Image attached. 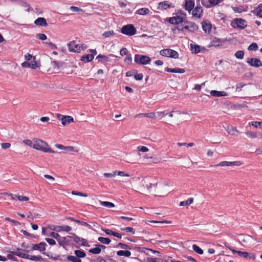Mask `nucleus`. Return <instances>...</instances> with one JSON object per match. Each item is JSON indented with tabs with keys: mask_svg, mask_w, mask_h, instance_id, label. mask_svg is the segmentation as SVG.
Returning a JSON list of instances; mask_svg holds the SVG:
<instances>
[{
	"mask_svg": "<svg viewBox=\"0 0 262 262\" xmlns=\"http://www.w3.org/2000/svg\"><path fill=\"white\" fill-rule=\"evenodd\" d=\"M30 251L29 250L22 249L21 248H17L13 249V251L11 252V254L7 255L8 258L13 260H16V257L14 255H16L23 258L30 259L33 261H42L43 258L40 255H32L30 256L28 254Z\"/></svg>",
	"mask_w": 262,
	"mask_h": 262,
	"instance_id": "f257e3e1",
	"label": "nucleus"
},
{
	"mask_svg": "<svg viewBox=\"0 0 262 262\" xmlns=\"http://www.w3.org/2000/svg\"><path fill=\"white\" fill-rule=\"evenodd\" d=\"M34 146L33 148L45 152L56 153L49 147L48 144L45 141L37 138H34Z\"/></svg>",
	"mask_w": 262,
	"mask_h": 262,
	"instance_id": "f03ea898",
	"label": "nucleus"
},
{
	"mask_svg": "<svg viewBox=\"0 0 262 262\" xmlns=\"http://www.w3.org/2000/svg\"><path fill=\"white\" fill-rule=\"evenodd\" d=\"M141 184L144 188H146L149 192L160 193V189L158 188V182L148 183L143 179L141 181Z\"/></svg>",
	"mask_w": 262,
	"mask_h": 262,
	"instance_id": "7ed1b4c3",
	"label": "nucleus"
},
{
	"mask_svg": "<svg viewBox=\"0 0 262 262\" xmlns=\"http://www.w3.org/2000/svg\"><path fill=\"white\" fill-rule=\"evenodd\" d=\"M68 50L70 52L80 53L81 50H84L86 48L83 45L77 44L75 41H70L68 44Z\"/></svg>",
	"mask_w": 262,
	"mask_h": 262,
	"instance_id": "20e7f679",
	"label": "nucleus"
},
{
	"mask_svg": "<svg viewBox=\"0 0 262 262\" xmlns=\"http://www.w3.org/2000/svg\"><path fill=\"white\" fill-rule=\"evenodd\" d=\"M121 32L128 36H132L136 34L137 30L133 25L128 24L122 27Z\"/></svg>",
	"mask_w": 262,
	"mask_h": 262,
	"instance_id": "39448f33",
	"label": "nucleus"
},
{
	"mask_svg": "<svg viewBox=\"0 0 262 262\" xmlns=\"http://www.w3.org/2000/svg\"><path fill=\"white\" fill-rule=\"evenodd\" d=\"M134 60L135 62L138 64L145 65L149 63L151 59L146 55L136 54Z\"/></svg>",
	"mask_w": 262,
	"mask_h": 262,
	"instance_id": "423d86ee",
	"label": "nucleus"
},
{
	"mask_svg": "<svg viewBox=\"0 0 262 262\" xmlns=\"http://www.w3.org/2000/svg\"><path fill=\"white\" fill-rule=\"evenodd\" d=\"M160 55L163 56L169 57L177 59L179 57L178 53L172 49H163L160 52Z\"/></svg>",
	"mask_w": 262,
	"mask_h": 262,
	"instance_id": "0eeeda50",
	"label": "nucleus"
},
{
	"mask_svg": "<svg viewBox=\"0 0 262 262\" xmlns=\"http://www.w3.org/2000/svg\"><path fill=\"white\" fill-rule=\"evenodd\" d=\"M231 26L234 28H240L243 29L247 27L246 21L242 18L234 19L231 23Z\"/></svg>",
	"mask_w": 262,
	"mask_h": 262,
	"instance_id": "6e6552de",
	"label": "nucleus"
},
{
	"mask_svg": "<svg viewBox=\"0 0 262 262\" xmlns=\"http://www.w3.org/2000/svg\"><path fill=\"white\" fill-rule=\"evenodd\" d=\"M242 163L239 161H233V162H228V161H222L217 164L214 165V167L217 166H238L241 165Z\"/></svg>",
	"mask_w": 262,
	"mask_h": 262,
	"instance_id": "1a4fd4ad",
	"label": "nucleus"
},
{
	"mask_svg": "<svg viewBox=\"0 0 262 262\" xmlns=\"http://www.w3.org/2000/svg\"><path fill=\"white\" fill-rule=\"evenodd\" d=\"M47 244L45 242H40L39 244H31V250H37L41 252L46 250Z\"/></svg>",
	"mask_w": 262,
	"mask_h": 262,
	"instance_id": "9d476101",
	"label": "nucleus"
},
{
	"mask_svg": "<svg viewBox=\"0 0 262 262\" xmlns=\"http://www.w3.org/2000/svg\"><path fill=\"white\" fill-rule=\"evenodd\" d=\"M57 116L59 120L61 119V123L63 125H66L74 121L73 118L69 116H63L60 114H57Z\"/></svg>",
	"mask_w": 262,
	"mask_h": 262,
	"instance_id": "9b49d317",
	"label": "nucleus"
},
{
	"mask_svg": "<svg viewBox=\"0 0 262 262\" xmlns=\"http://www.w3.org/2000/svg\"><path fill=\"white\" fill-rule=\"evenodd\" d=\"M247 62L251 66L256 68L259 67L261 66L260 60L257 58H248L247 60Z\"/></svg>",
	"mask_w": 262,
	"mask_h": 262,
	"instance_id": "f8f14e48",
	"label": "nucleus"
},
{
	"mask_svg": "<svg viewBox=\"0 0 262 262\" xmlns=\"http://www.w3.org/2000/svg\"><path fill=\"white\" fill-rule=\"evenodd\" d=\"M192 15L193 17L200 18L203 15V9L200 6H197L192 10Z\"/></svg>",
	"mask_w": 262,
	"mask_h": 262,
	"instance_id": "ddd939ff",
	"label": "nucleus"
},
{
	"mask_svg": "<svg viewBox=\"0 0 262 262\" xmlns=\"http://www.w3.org/2000/svg\"><path fill=\"white\" fill-rule=\"evenodd\" d=\"M172 25H179L183 22L182 17H179L178 16H173L166 19Z\"/></svg>",
	"mask_w": 262,
	"mask_h": 262,
	"instance_id": "4468645a",
	"label": "nucleus"
},
{
	"mask_svg": "<svg viewBox=\"0 0 262 262\" xmlns=\"http://www.w3.org/2000/svg\"><path fill=\"white\" fill-rule=\"evenodd\" d=\"M194 6V2L193 0H185L184 8L189 13Z\"/></svg>",
	"mask_w": 262,
	"mask_h": 262,
	"instance_id": "2eb2a0df",
	"label": "nucleus"
},
{
	"mask_svg": "<svg viewBox=\"0 0 262 262\" xmlns=\"http://www.w3.org/2000/svg\"><path fill=\"white\" fill-rule=\"evenodd\" d=\"M202 25V29L205 32L209 33L211 31L212 25L208 20H204Z\"/></svg>",
	"mask_w": 262,
	"mask_h": 262,
	"instance_id": "dca6fc26",
	"label": "nucleus"
},
{
	"mask_svg": "<svg viewBox=\"0 0 262 262\" xmlns=\"http://www.w3.org/2000/svg\"><path fill=\"white\" fill-rule=\"evenodd\" d=\"M223 41L221 39L217 38L215 37H213L211 40V41L210 42V43L208 45V47H219L221 45H222V42Z\"/></svg>",
	"mask_w": 262,
	"mask_h": 262,
	"instance_id": "f3484780",
	"label": "nucleus"
},
{
	"mask_svg": "<svg viewBox=\"0 0 262 262\" xmlns=\"http://www.w3.org/2000/svg\"><path fill=\"white\" fill-rule=\"evenodd\" d=\"M54 231L56 232H61V231H66L69 232L72 230V228L67 225H63V226H57L55 228H54Z\"/></svg>",
	"mask_w": 262,
	"mask_h": 262,
	"instance_id": "a211bd4d",
	"label": "nucleus"
},
{
	"mask_svg": "<svg viewBox=\"0 0 262 262\" xmlns=\"http://www.w3.org/2000/svg\"><path fill=\"white\" fill-rule=\"evenodd\" d=\"M34 24L38 26L47 27L48 24L46 19L43 17H38L35 21Z\"/></svg>",
	"mask_w": 262,
	"mask_h": 262,
	"instance_id": "6ab92c4d",
	"label": "nucleus"
},
{
	"mask_svg": "<svg viewBox=\"0 0 262 262\" xmlns=\"http://www.w3.org/2000/svg\"><path fill=\"white\" fill-rule=\"evenodd\" d=\"M74 242L82 246L90 247V245L88 244L86 241L83 238L78 236H75Z\"/></svg>",
	"mask_w": 262,
	"mask_h": 262,
	"instance_id": "aec40b11",
	"label": "nucleus"
},
{
	"mask_svg": "<svg viewBox=\"0 0 262 262\" xmlns=\"http://www.w3.org/2000/svg\"><path fill=\"white\" fill-rule=\"evenodd\" d=\"M210 94L214 97H221L227 96V93L224 91H217L215 90H212L210 92Z\"/></svg>",
	"mask_w": 262,
	"mask_h": 262,
	"instance_id": "412c9836",
	"label": "nucleus"
},
{
	"mask_svg": "<svg viewBox=\"0 0 262 262\" xmlns=\"http://www.w3.org/2000/svg\"><path fill=\"white\" fill-rule=\"evenodd\" d=\"M173 7L171 4H169L168 1L160 2L159 4V8L161 10H166L167 8Z\"/></svg>",
	"mask_w": 262,
	"mask_h": 262,
	"instance_id": "4be33fe9",
	"label": "nucleus"
},
{
	"mask_svg": "<svg viewBox=\"0 0 262 262\" xmlns=\"http://www.w3.org/2000/svg\"><path fill=\"white\" fill-rule=\"evenodd\" d=\"M165 71L167 72H170V73H184L185 72V70L184 69H180V68H174V69H171L169 68H166L165 69Z\"/></svg>",
	"mask_w": 262,
	"mask_h": 262,
	"instance_id": "5701e85b",
	"label": "nucleus"
},
{
	"mask_svg": "<svg viewBox=\"0 0 262 262\" xmlns=\"http://www.w3.org/2000/svg\"><path fill=\"white\" fill-rule=\"evenodd\" d=\"M102 230L104 231V232L107 235H113V236H114L117 238H121V237H122V235L121 234H120L119 233H118L117 232L113 231L111 230L106 229H102Z\"/></svg>",
	"mask_w": 262,
	"mask_h": 262,
	"instance_id": "b1692460",
	"label": "nucleus"
},
{
	"mask_svg": "<svg viewBox=\"0 0 262 262\" xmlns=\"http://www.w3.org/2000/svg\"><path fill=\"white\" fill-rule=\"evenodd\" d=\"M51 64L53 69L52 72H58L60 67L59 63L57 61H51Z\"/></svg>",
	"mask_w": 262,
	"mask_h": 262,
	"instance_id": "393cba45",
	"label": "nucleus"
},
{
	"mask_svg": "<svg viewBox=\"0 0 262 262\" xmlns=\"http://www.w3.org/2000/svg\"><path fill=\"white\" fill-rule=\"evenodd\" d=\"M185 23L188 25L191 32L195 31L199 29L198 26L193 22L186 21Z\"/></svg>",
	"mask_w": 262,
	"mask_h": 262,
	"instance_id": "a878e982",
	"label": "nucleus"
},
{
	"mask_svg": "<svg viewBox=\"0 0 262 262\" xmlns=\"http://www.w3.org/2000/svg\"><path fill=\"white\" fill-rule=\"evenodd\" d=\"M93 59H94L93 54L85 55L82 56L81 57V61H83L85 62L91 61Z\"/></svg>",
	"mask_w": 262,
	"mask_h": 262,
	"instance_id": "bb28decb",
	"label": "nucleus"
},
{
	"mask_svg": "<svg viewBox=\"0 0 262 262\" xmlns=\"http://www.w3.org/2000/svg\"><path fill=\"white\" fill-rule=\"evenodd\" d=\"M70 242L67 239L66 237H61L60 236L59 239L58 240V244L61 246L64 247L67 245Z\"/></svg>",
	"mask_w": 262,
	"mask_h": 262,
	"instance_id": "cd10ccee",
	"label": "nucleus"
},
{
	"mask_svg": "<svg viewBox=\"0 0 262 262\" xmlns=\"http://www.w3.org/2000/svg\"><path fill=\"white\" fill-rule=\"evenodd\" d=\"M137 117H146L150 118H155L156 115L154 113H141L136 116Z\"/></svg>",
	"mask_w": 262,
	"mask_h": 262,
	"instance_id": "c85d7f7f",
	"label": "nucleus"
},
{
	"mask_svg": "<svg viewBox=\"0 0 262 262\" xmlns=\"http://www.w3.org/2000/svg\"><path fill=\"white\" fill-rule=\"evenodd\" d=\"M117 254L118 256H124L125 257H129L131 255V253L128 250H119L117 252Z\"/></svg>",
	"mask_w": 262,
	"mask_h": 262,
	"instance_id": "c756f323",
	"label": "nucleus"
},
{
	"mask_svg": "<svg viewBox=\"0 0 262 262\" xmlns=\"http://www.w3.org/2000/svg\"><path fill=\"white\" fill-rule=\"evenodd\" d=\"M149 12V10L148 8H143L139 9L137 11V13L139 15H145L148 14Z\"/></svg>",
	"mask_w": 262,
	"mask_h": 262,
	"instance_id": "7c9ffc66",
	"label": "nucleus"
},
{
	"mask_svg": "<svg viewBox=\"0 0 262 262\" xmlns=\"http://www.w3.org/2000/svg\"><path fill=\"white\" fill-rule=\"evenodd\" d=\"M193 201V198H189L186 201H182L180 203V206H188L192 203Z\"/></svg>",
	"mask_w": 262,
	"mask_h": 262,
	"instance_id": "2f4dec72",
	"label": "nucleus"
},
{
	"mask_svg": "<svg viewBox=\"0 0 262 262\" xmlns=\"http://www.w3.org/2000/svg\"><path fill=\"white\" fill-rule=\"evenodd\" d=\"M98 240L99 242H100L101 243L108 245L111 241L109 238L106 237H99L98 238Z\"/></svg>",
	"mask_w": 262,
	"mask_h": 262,
	"instance_id": "473e14b6",
	"label": "nucleus"
},
{
	"mask_svg": "<svg viewBox=\"0 0 262 262\" xmlns=\"http://www.w3.org/2000/svg\"><path fill=\"white\" fill-rule=\"evenodd\" d=\"M67 258L68 260L72 262H81V260L76 256L68 255L67 256Z\"/></svg>",
	"mask_w": 262,
	"mask_h": 262,
	"instance_id": "72a5a7b5",
	"label": "nucleus"
},
{
	"mask_svg": "<svg viewBox=\"0 0 262 262\" xmlns=\"http://www.w3.org/2000/svg\"><path fill=\"white\" fill-rule=\"evenodd\" d=\"M191 51L192 53H194L195 54H198L200 52V46L197 45H193L192 44L190 45Z\"/></svg>",
	"mask_w": 262,
	"mask_h": 262,
	"instance_id": "f704fd0d",
	"label": "nucleus"
},
{
	"mask_svg": "<svg viewBox=\"0 0 262 262\" xmlns=\"http://www.w3.org/2000/svg\"><path fill=\"white\" fill-rule=\"evenodd\" d=\"M35 57H33V59H35ZM30 67L32 69H35L39 67V63L37 61L33 60L30 62Z\"/></svg>",
	"mask_w": 262,
	"mask_h": 262,
	"instance_id": "c9c22d12",
	"label": "nucleus"
},
{
	"mask_svg": "<svg viewBox=\"0 0 262 262\" xmlns=\"http://www.w3.org/2000/svg\"><path fill=\"white\" fill-rule=\"evenodd\" d=\"M74 253L76 256L78 258L84 257L86 255L84 251L81 250H75Z\"/></svg>",
	"mask_w": 262,
	"mask_h": 262,
	"instance_id": "e433bc0d",
	"label": "nucleus"
},
{
	"mask_svg": "<svg viewBox=\"0 0 262 262\" xmlns=\"http://www.w3.org/2000/svg\"><path fill=\"white\" fill-rule=\"evenodd\" d=\"M192 249L198 254H202L203 253V250L196 245H192Z\"/></svg>",
	"mask_w": 262,
	"mask_h": 262,
	"instance_id": "4c0bfd02",
	"label": "nucleus"
},
{
	"mask_svg": "<svg viewBox=\"0 0 262 262\" xmlns=\"http://www.w3.org/2000/svg\"><path fill=\"white\" fill-rule=\"evenodd\" d=\"M100 204L108 208H112L115 206V205L113 203L106 201H101L100 202Z\"/></svg>",
	"mask_w": 262,
	"mask_h": 262,
	"instance_id": "58836bf2",
	"label": "nucleus"
},
{
	"mask_svg": "<svg viewBox=\"0 0 262 262\" xmlns=\"http://www.w3.org/2000/svg\"><path fill=\"white\" fill-rule=\"evenodd\" d=\"M89 252L94 254H98L101 252V249L98 246H96L95 248L90 249Z\"/></svg>",
	"mask_w": 262,
	"mask_h": 262,
	"instance_id": "ea45409f",
	"label": "nucleus"
},
{
	"mask_svg": "<svg viewBox=\"0 0 262 262\" xmlns=\"http://www.w3.org/2000/svg\"><path fill=\"white\" fill-rule=\"evenodd\" d=\"M23 142L28 145L29 146L31 147H32L33 148L34 146V141H33V140L32 141L31 140H29V139H27V140H24L23 141Z\"/></svg>",
	"mask_w": 262,
	"mask_h": 262,
	"instance_id": "a19ab883",
	"label": "nucleus"
},
{
	"mask_svg": "<svg viewBox=\"0 0 262 262\" xmlns=\"http://www.w3.org/2000/svg\"><path fill=\"white\" fill-rule=\"evenodd\" d=\"M175 14H176V15H177V16H178L179 17H182L183 20L186 16V14L182 10H178L175 13Z\"/></svg>",
	"mask_w": 262,
	"mask_h": 262,
	"instance_id": "79ce46f5",
	"label": "nucleus"
},
{
	"mask_svg": "<svg viewBox=\"0 0 262 262\" xmlns=\"http://www.w3.org/2000/svg\"><path fill=\"white\" fill-rule=\"evenodd\" d=\"M247 136L250 138L254 139L257 138V135L255 133L252 131H248L246 133Z\"/></svg>",
	"mask_w": 262,
	"mask_h": 262,
	"instance_id": "37998d69",
	"label": "nucleus"
},
{
	"mask_svg": "<svg viewBox=\"0 0 262 262\" xmlns=\"http://www.w3.org/2000/svg\"><path fill=\"white\" fill-rule=\"evenodd\" d=\"M121 230L122 231H124L126 232L132 233L133 234H134L135 233V230L132 227H130L122 228L121 229Z\"/></svg>",
	"mask_w": 262,
	"mask_h": 262,
	"instance_id": "c03bdc74",
	"label": "nucleus"
},
{
	"mask_svg": "<svg viewBox=\"0 0 262 262\" xmlns=\"http://www.w3.org/2000/svg\"><path fill=\"white\" fill-rule=\"evenodd\" d=\"M223 0H208L209 5H210V7L212 6H214L222 2Z\"/></svg>",
	"mask_w": 262,
	"mask_h": 262,
	"instance_id": "a18cd8bd",
	"label": "nucleus"
},
{
	"mask_svg": "<svg viewBox=\"0 0 262 262\" xmlns=\"http://www.w3.org/2000/svg\"><path fill=\"white\" fill-rule=\"evenodd\" d=\"M244 56L243 51H238L235 53V56L238 59H243Z\"/></svg>",
	"mask_w": 262,
	"mask_h": 262,
	"instance_id": "49530a36",
	"label": "nucleus"
},
{
	"mask_svg": "<svg viewBox=\"0 0 262 262\" xmlns=\"http://www.w3.org/2000/svg\"><path fill=\"white\" fill-rule=\"evenodd\" d=\"M237 254L240 257H243L244 258H247L249 255V253L247 252H243L241 251H238V252H237Z\"/></svg>",
	"mask_w": 262,
	"mask_h": 262,
	"instance_id": "de8ad7c7",
	"label": "nucleus"
},
{
	"mask_svg": "<svg viewBox=\"0 0 262 262\" xmlns=\"http://www.w3.org/2000/svg\"><path fill=\"white\" fill-rule=\"evenodd\" d=\"M258 46L256 43H251L248 47L249 50L251 51H256L258 49Z\"/></svg>",
	"mask_w": 262,
	"mask_h": 262,
	"instance_id": "09e8293b",
	"label": "nucleus"
},
{
	"mask_svg": "<svg viewBox=\"0 0 262 262\" xmlns=\"http://www.w3.org/2000/svg\"><path fill=\"white\" fill-rule=\"evenodd\" d=\"M15 198L20 201H28L29 200V198L27 196H24L16 194H15Z\"/></svg>",
	"mask_w": 262,
	"mask_h": 262,
	"instance_id": "8fccbe9b",
	"label": "nucleus"
},
{
	"mask_svg": "<svg viewBox=\"0 0 262 262\" xmlns=\"http://www.w3.org/2000/svg\"><path fill=\"white\" fill-rule=\"evenodd\" d=\"M36 37L38 39L41 40H45L47 39V38L46 35H45V34H42V33L37 34Z\"/></svg>",
	"mask_w": 262,
	"mask_h": 262,
	"instance_id": "3c124183",
	"label": "nucleus"
},
{
	"mask_svg": "<svg viewBox=\"0 0 262 262\" xmlns=\"http://www.w3.org/2000/svg\"><path fill=\"white\" fill-rule=\"evenodd\" d=\"M132 57L130 54H129L126 55V57H125L124 59V62L126 64H130L132 62Z\"/></svg>",
	"mask_w": 262,
	"mask_h": 262,
	"instance_id": "603ef678",
	"label": "nucleus"
},
{
	"mask_svg": "<svg viewBox=\"0 0 262 262\" xmlns=\"http://www.w3.org/2000/svg\"><path fill=\"white\" fill-rule=\"evenodd\" d=\"M114 34H115V33H114V31L112 30V31H106V32H104L103 33L102 35L103 37L106 38V37H108L111 35H113Z\"/></svg>",
	"mask_w": 262,
	"mask_h": 262,
	"instance_id": "864d4df0",
	"label": "nucleus"
},
{
	"mask_svg": "<svg viewBox=\"0 0 262 262\" xmlns=\"http://www.w3.org/2000/svg\"><path fill=\"white\" fill-rule=\"evenodd\" d=\"M50 236L53 238H55L57 241L60 237L59 234L55 232H52L50 234Z\"/></svg>",
	"mask_w": 262,
	"mask_h": 262,
	"instance_id": "5fc2aeb1",
	"label": "nucleus"
},
{
	"mask_svg": "<svg viewBox=\"0 0 262 262\" xmlns=\"http://www.w3.org/2000/svg\"><path fill=\"white\" fill-rule=\"evenodd\" d=\"M72 194L73 195H79V196H83V197L88 196V194L86 193H83L82 192L75 191H73L72 192Z\"/></svg>",
	"mask_w": 262,
	"mask_h": 262,
	"instance_id": "6e6d98bb",
	"label": "nucleus"
},
{
	"mask_svg": "<svg viewBox=\"0 0 262 262\" xmlns=\"http://www.w3.org/2000/svg\"><path fill=\"white\" fill-rule=\"evenodd\" d=\"M257 15L262 18V5H259L256 9Z\"/></svg>",
	"mask_w": 262,
	"mask_h": 262,
	"instance_id": "4d7b16f0",
	"label": "nucleus"
},
{
	"mask_svg": "<svg viewBox=\"0 0 262 262\" xmlns=\"http://www.w3.org/2000/svg\"><path fill=\"white\" fill-rule=\"evenodd\" d=\"M120 54L123 56H124V55H128V51L127 50L126 48H123L121 50H120Z\"/></svg>",
	"mask_w": 262,
	"mask_h": 262,
	"instance_id": "13d9d810",
	"label": "nucleus"
},
{
	"mask_svg": "<svg viewBox=\"0 0 262 262\" xmlns=\"http://www.w3.org/2000/svg\"><path fill=\"white\" fill-rule=\"evenodd\" d=\"M45 241L51 245H54L56 244L54 239L50 238H46Z\"/></svg>",
	"mask_w": 262,
	"mask_h": 262,
	"instance_id": "bf43d9fd",
	"label": "nucleus"
},
{
	"mask_svg": "<svg viewBox=\"0 0 262 262\" xmlns=\"http://www.w3.org/2000/svg\"><path fill=\"white\" fill-rule=\"evenodd\" d=\"M2 148L4 149H6L10 147L11 144L9 143H1Z\"/></svg>",
	"mask_w": 262,
	"mask_h": 262,
	"instance_id": "052dcab7",
	"label": "nucleus"
},
{
	"mask_svg": "<svg viewBox=\"0 0 262 262\" xmlns=\"http://www.w3.org/2000/svg\"><path fill=\"white\" fill-rule=\"evenodd\" d=\"M138 150L139 151L145 152L148 151V148L146 146H139L138 147Z\"/></svg>",
	"mask_w": 262,
	"mask_h": 262,
	"instance_id": "680f3d73",
	"label": "nucleus"
},
{
	"mask_svg": "<svg viewBox=\"0 0 262 262\" xmlns=\"http://www.w3.org/2000/svg\"><path fill=\"white\" fill-rule=\"evenodd\" d=\"M21 232L26 236H29V237H30L31 238H34L35 237V236L32 234H31V233H28L27 231L26 230H22L21 231Z\"/></svg>",
	"mask_w": 262,
	"mask_h": 262,
	"instance_id": "e2e57ef3",
	"label": "nucleus"
},
{
	"mask_svg": "<svg viewBox=\"0 0 262 262\" xmlns=\"http://www.w3.org/2000/svg\"><path fill=\"white\" fill-rule=\"evenodd\" d=\"M65 150L69 151H76L78 152V150H75V148L73 146H65L64 148Z\"/></svg>",
	"mask_w": 262,
	"mask_h": 262,
	"instance_id": "0e129e2a",
	"label": "nucleus"
},
{
	"mask_svg": "<svg viewBox=\"0 0 262 262\" xmlns=\"http://www.w3.org/2000/svg\"><path fill=\"white\" fill-rule=\"evenodd\" d=\"M252 125L254 126L255 127H257L258 126H261L262 127V122H257V121H255V122H252Z\"/></svg>",
	"mask_w": 262,
	"mask_h": 262,
	"instance_id": "69168bd1",
	"label": "nucleus"
},
{
	"mask_svg": "<svg viewBox=\"0 0 262 262\" xmlns=\"http://www.w3.org/2000/svg\"><path fill=\"white\" fill-rule=\"evenodd\" d=\"M134 77L136 80H141L143 79V76L142 74L140 73V74H137L135 75Z\"/></svg>",
	"mask_w": 262,
	"mask_h": 262,
	"instance_id": "338daca9",
	"label": "nucleus"
},
{
	"mask_svg": "<svg viewBox=\"0 0 262 262\" xmlns=\"http://www.w3.org/2000/svg\"><path fill=\"white\" fill-rule=\"evenodd\" d=\"M118 246L120 247L121 249H127V248H129L128 245L125 244H123L122 243H119L118 245Z\"/></svg>",
	"mask_w": 262,
	"mask_h": 262,
	"instance_id": "774afa93",
	"label": "nucleus"
}]
</instances>
